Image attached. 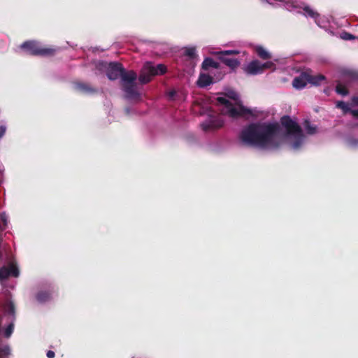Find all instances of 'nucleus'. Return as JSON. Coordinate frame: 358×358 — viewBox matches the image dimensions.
Masks as SVG:
<instances>
[{
    "instance_id": "f257e3e1",
    "label": "nucleus",
    "mask_w": 358,
    "mask_h": 358,
    "mask_svg": "<svg viewBox=\"0 0 358 358\" xmlns=\"http://www.w3.org/2000/svg\"><path fill=\"white\" fill-rule=\"evenodd\" d=\"M280 131L278 122L250 123L241 130L239 138L245 145L276 149L280 145V141L278 139Z\"/></svg>"
},
{
    "instance_id": "f03ea898",
    "label": "nucleus",
    "mask_w": 358,
    "mask_h": 358,
    "mask_svg": "<svg viewBox=\"0 0 358 358\" xmlns=\"http://www.w3.org/2000/svg\"><path fill=\"white\" fill-rule=\"evenodd\" d=\"M100 66L106 70V76L110 80L121 78L122 90L128 99H139L140 94L136 90V73L133 71H126L123 65L117 62L99 63Z\"/></svg>"
},
{
    "instance_id": "7ed1b4c3",
    "label": "nucleus",
    "mask_w": 358,
    "mask_h": 358,
    "mask_svg": "<svg viewBox=\"0 0 358 358\" xmlns=\"http://www.w3.org/2000/svg\"><path fill=\"white\" fill-rule=\"evenodd\" d=\"M280 124L285 129L287 135L293 137L292 148L294 150L299 149L306 138L300 125L289 115L282 116L280 118Z\"/></svg>"
},
{
    "instance_id": "20e7f679",
    "label": "nucleus",
    "mask_w": 358,
    "mask_h": 358,
    "mask_svg": "<svg viewBox=\"0 0 358 358\" xmlns=\"http://www.w3.org/2000/svg\"><path fill=\"white\" fill-rule=\"evenodd\" d=\"M167 72V67L163 64H155L152 62L143 64L139 73L138 80L141 84L150 83L155 76H162Z\"/></svg>"
},
{
    "instance_id": "39448f33",
    "label": "nucleus",
    "mask_w": 358,
    "mask_h": 358,
    "mask_svg": "<svg viewBox=\"0 0 358 358\" xmlns=\"http://www.w3.org/2000/svg\"><path fill=\"white\" fill-rule=\"evenodd\" d=\"M21 49L33 56L51 57L55 55L56 49L43 47L36 41H27L20 45Z\"/></svg>"
},
{
    "instance_id": "423d86ee",
    "label": "nucleus",
    "mask_w": 358,
    "mask_h": 358,
    "mask_svg": "<svg viewBox=\"0 0 358 358\" xmlns=\"http://www.w3.org/2000/svg\"><path fill=\"white\" fill-rule=\"evenodd\" d=\"M216 101L218 103L224 106L222 113L223 114L228 115L231 117H243L246 115L252 114L250 109L246 108L243 106L235 107L231 101L224 97L219 96L216 99Z\"/></svg>"
},
{
    "instance_id": "0eeeda50",
    "label": "nucleus",
    "mask_w": 358,
    "mask_h": 358,
    "mask_svg": "<svg viewBox=\"0 0 358 358\" xmlns=\"http://www.w3.org/2000/svg\"><path fill=\"white\" fill-rule=\"evenodd\" d=\"M239 54V51L236 50H229L216 52L215 55L217 56V59L224 64L227 66L229 67L231 70L234 71L237 69L241 62L239 60L235 58L229 57L230 55H236Z\"/></svg>"
},
{
    "instance_id": "6e6552de",
    "label": "nucleus",
    "mask_w": 358,
    "mask_h": 358,
    "mask_svg": "<svg viewBox=\"0 0 358 358\" xmlns=\"http://www.w3.org/2000/svg\"><path fill=\"white\" fill-rule=\"evenodd\" d=\"M19 275V268L14 262H10L8 266L0 267V282L1 283L10 277L17 278Z\"/></svg>"
},
{
    "instance_id": "1a4fd4ad",
    "label": "nucleus",
    "mask_w": 358,
    "mask_h": 358,
    "mask_svg": "<svg viewBox=\"0 0 358 358\" xmlns=\"http://www.w3.org/2000/svg\"><path fill=\"white\" fill-rule=\"evenodd\" d=\"M224 125V120L222 115H210L209 118L201 124V127L204 131L218 129Z\"/></svg>"
},
{
    "instance_id": "9d476101",
    "label": "nucleus",
    "mask_w": 358,
    "mask_h": 358,
    "mask_svg": "<svg viewBox=\"0 0 358 358\" xmlns=\"http://www.w3.org/2000/svg\"><path fill=\"white\" fill-rule=\"evenodd\" d=\"M8 216L6 213H0V259L3 258V248L2 246L3 243V236L2 233L8 227Z\"/></svg>"
},
{
    "instance_id": "9b49d317",
    "label": "nucleus",
    "mask_w": 358,
    "mask_h": 358,
    "mask_svg": "<svg viewBox=\"0 0 358 358\" xmlns=\"http://www.w3.org/2000/svg\"><path fill=\"white\" fill-rule=\"evenodd\" d=\"M308 71H303L299 76L294 78L292 86L297 90H301L306 86L307 83H308Z\"/></svg>"
},
{
    "instance_id": "f8f14e48",
    "label": "nucleus",
    "mask_w": 358,
    "mask_h": 358,
    "mask_svg": "<svg viewBox=\"0 0 358 358\" xmlns=\"http://www.w3.org/2000/svg\"><path fill=\"white\" fill-rule=\"evenodd\" d=\"M245 72L250 75H257L263 73L262 63L259 60H253L245 68Z\"/></svg>"
},
{
    "instance_id": "ddd939ff",
    "label": "nucleus",
    "mask_w": 358,
    "mask_h": 358,
    "mask_svg": "<svg viewBox=\"0 0 358 358\" xmlns=\"http://www.w3.org/2000/svg\"><path fill=\"white\" fill-rule=\"evenodd\" d=\"M74 86L77 91L84 94H94L97 92L96 88L86 83L76 82L74 83Z\"/></svg>"
},
{
    "instance_id": "4468645a",
    "label": "nucleus",
    "mask_w": 358,
    "mask_h": 358,
    "mask_svg": "<svg viewBox=\"0 0 358 358\" xmlns=\"http://www.w3.org/2000/svg\"><path fill=\"white\" fill-rule=\"evenodd\" d=\"M201 68L204 71H208L210 68L219 69L220 68V65L211 57H206L201 64Z\"/></svg>"
},
{
    "instance_id": "2eb2a0df",
    "label": "nucleus",
    "mask_w": 358,
    "mask_h": 358,
    "mask_svg": "<svg viewBox=\"0 0 358 358\" xmlns=\"http://www.w3.org/2000/svg\"><path fill=\"white\" fill-rule=\"evenodd\" d=\"M213 83V78L208 74L201 73L197 80V85L200 87H206Z\"/></svg>"
},
{
    "instance_id": "dca6fc26",
    "label": "nucleus",
    "mask_w": 358,
    "mask_h": 358,
    "mask_svg": "<svg viewBox=\"0 0 358 358\" xmlns=\"http://www.w3.org/2000/svg\"><path fill=\"white\" fill-rule=\"evenodd\" d=\"M308 83H310L313 85L318 86L321 84L322 81H324L326 80V78L322 74H318L317 76H313L310 74L309 71H308Z\"/></svg>"
},
{
    "instance_id": "f3484780",
    "label": "nucleus",
    "mask_w": 358,
    "mask_h": 358,
    "mask_svg": "<svg viewBox=\"0 0 358 358\" xmlns=\"http://www.w3.org/2000/svg\"><path fill=\"white\" fill-rule=\"evenodd\" d=\"M255 52L262 59H268L271 58V55L262 46H257L255 48Z\"/></svg>"
},
{
    "instance_id": "a211bd4d",
    "label": "nucleus",
    "mask_w": 358,
    "mask_h": 358,
    "mask_svg": "<svg viewBox=\"0 0 358 358\" xmlns=\"http://www.w3.org/2000/svg\"><path fill=\"white\" fill-rule=\"evenodd\" d=\"M303 127L306 129V133L308 135H313L317 132V127L312 125L310 122L308 120H306L303 122Z\"/></svg>"
},
{
    "instance_id": "6ab92c4d",
    "label": "nucleus",
    "mask_w": 358,
    "mask_h": 358,
    "mask_svg": "<svg viewBox=\"0 0 358 358\" xmlns=\"http://www.w3.org/2000/svg\"><path fill=\"white\" fill-rule=\"evenodd\" d=\"M3 308L7 314L11 315L13 317V319H15V305L12 301H9L6 304H5Z\"/></svg>"
},
{
    "instance_id": "aec40b11",
    "label": "nucleus",
    "mask_w": 358,
    "mask_h": 358,
    "mask_svg": "<svg viewBox=\"0 0 358 358\" xmlns=\"http://www.w3.org/2000/svg\"><path fill=\"white\" fill-rule=\"evenodd\" d=\"M49 292H38L36 296L37 301L39 302H45L48 301L50 298Z\"/></svg>"
},
{
    "instance_id": "412c9836",
    "label": "nucleus",
    "mask_w": 358,
    "mask_h": 358,
    "mask_svg": "<svg viewBox=\"0 0 358 358\" xmlns=\"http://www.w3.org/2000/svg\"><path fill=\"white\" fill-rule=\"evenodd\" d=\"M336 92L343 96H345L349 93L348 90L341 83L337 84L336 87Z\"/></svg>"
},
{
    "instance_id": "4be33fe9",
    "label": "nucleus",
    "mask_w": 358,
    "mask_h": 358,
    "mask_svg": "<svg viewBox=\"0 0 358 358\" xmlns=\"http://www.w3.org/2000/svg\"><path fill=\"white\" fill-rule=\"evenodd\" d=\"M10 355V349L8 345L0 348V358H6Z\"/></svg>"
},
{
    "instance_id": "5701e85b",
    "label": "nucleus",
    "mask_w": 358,
    "mask_h": 358,
    "mask_svg": "<svg viewBox=\"0 0 358 358\" xmlns=\"http://www.w3.org/2000/svg\"><path fill=\"white\" fill-rule=\"evenodd\" d=\"M336 106L337 108L342 109L344 113H349L350 110L348 104L342 101H338Z\"/></svg>"
},
{
    "instance_id": "b1692460",
    "label": "nucleus",
    "mask_w": 358,
    "mask_h": 358,
    "mask_svg": "<svg viewBox=\"0 0 358 358\" xmlns=\"http://www.w3.org/2000/svg\"><path fill=\"white\" fill-rule=\"evenodd\" d=\"M185 55L189 57V58H194L196 57V49L194 47L186 48L185 50Z\"/></svg>"
},
{
    "instance_id": "393cba45",
    "label": "nucleus",
    "mask_w": 358,
    "mask_h": 358,
    "mask_svg": "<svg viewBox=\"0 0 358 358\" xmlns=\"http://www.w3.org/2000/svg\"><path fill=\"white\" fill-rule=\"evenodd\" d=\"M13 329H14V324L12 322L6 328V329L4 331V336L6 338H9L11 336V334H13Z\"/></svg>"
},
{
    "instance_id": "a878e982",
    "label": "nucleus",
    "mask_w": 358,
    "mask_h": 358,
    "mask_svg": "<svg viewBox=\"0 0 358 358\" xmlns=\"http://www.w3.org/2000/svg\"><path fill=\"white\" fill-rule=\"evenodd\" d=\"M303 10L304 12L306 13V14L311 17H316L318 16V14L315 12L312 8H310V7L308 6H306L304 8H303Z\"/></svg>"
},
{
    "instance_id": "bb28decb",
    "label": "nucleus",
    "mask_w": 358,
    "mask_h": 358,
    "mask_svg": "<svg viewBox=\"0 0 358 358\" xmlns=\"http://www.w3.org/2000/svg\"><path fill=\"white\" fill-rule=\"evenodd\" d=\"M275 65L272 62H266L264 64H262V69L263 72L264 71L265 69H275Z\"/></svg>"
},
{
    "instance_id": "cd10ccee",
    "label": "nucleus",
    "mask_w": 358,
    "mask_h": 358,
    "mask_svg": "<svg viewBox=\"0 0 358 358\" xmlns=\"http://www.w3.org/2000/svg\"><path fill=\"white\" fill-rule=\"evenodd\" d=\"M6 127L5 126H0V138L3 136L6 133Z\"/></svg>"
},
{
    "instance_id": "c85d7f7f",
    "label": "nucleus",
    "mask_w": 358,
    "mask_h": 358,
    "mask_svg": "<svg viewBox=\"0 0 358 358\" xmlns=\"http://www.w3.org/2000/svg\"><path fill=\"white\" fill-rule=\"evenodd\" d=\"M345 39H348V40H351V39H354L355 38V37L354 36H352L351 34H349V33H345V37H344Z\"/></svg>"
},
{
    "instance_id": "c756f323",
    "label": "nucleus",
    "mask_w": 358,
    "mask_h": 358,
    "mask_svg": "<svg viewBox=\"0 0 358 358\" xmlns=\"http://www.w3.org/2000/svg\"><path fill=\"white\" fill-rule=\"evenodd\" d=\"M46 355H47V357H48V358H54V357H55V352H54L53 351H52V350H48V351L47 352Z\"/></svg>"
},
{
    "instance_id": "7c9ffc66",
    "label": "nucleus",
    "mask_w": 358,
    "mask_h": 358,
    "mask_svg": "<svg viewBox=\"0 0 358 358\" xmlns=\"http://www.w3.org/2000/svg\"><path fill=\"white\" fill-rule=\"evenodd\" d=\"M355 117L358 119V109L357 110H351L350 112Z\"/></svg>"
},
{
    "instance_id": "2f4dec72",
    "label": "nucleus",
    "mask_w": 358,
    "mask_h": 358,
    "mask_svg": "<svg viewBox=\"0 0 358 358\" xmlns=\"http://www.w3.org/2000/svg\"><path fill=\"white\" fill-rule=\"evenodd\" d=\"M352 101L355 103V104H358V98L357 97H354L352 99Z\"/></svg>"
},
{
    "instance_id": "473e14b6",
    "label": "nucleus",
    "mask_w": 358,
    "mask_h": 358,
    "mask_svg": "<svg viewBox=\"0 0 358 358\" xmlns=\"http://www.w3.org/2000/svg\"><path fill=\"white\" fill-rule=\"evenodd\" d=\"M175 94H176V92H175V91H171V92H170V93H169V96H170L171 97H173Z\"/></svg>"
},
{
    "instance_id": "72a5a7b5",
    "label": "nucleus",
    "mask_w": 358,
    "mask_h": 358,
    "mask_svg": "<svg viewBox=\"0 0 358 358\" xmlns=\"http://www.w3.org/2000/svg\"><path fill=\"white\" fill-rule=\"evenodd\" d=\"M352 77L353 78H357V75H355V73H353V74L352 75Z\"/></svg>"
},
{
    "instance_id": "f704fd0d",
    "label": "nucleus",
    "mask_w": 358,
    "mask_h": 358,
    "mask_svg": "<svg viewBox=\"0 0 358 358\" xmlns=\"http://www.w3.org/2000/svg\"><path fill=\"white\" fill-rule=\"evenodd\" d=\"M229 96L230 98H231V99H236V98H235L234 96H232V95H229Z\"/></svg>"
},
{
    "instance_id": "c9c22d12",
    "label": "nucleus",
    "mask_w": 358,
    "mask_h": 358,
    "mask_svg": "<svg viewBox=\"0 0 358 358\" xmlns=\"http://www.w3.org/2000/svg\"><path fill=\"white\" fill-rule=\"evenodd\" d=\"M133 358H135V357H133Z\"/></svg>"
}]
</instances>
